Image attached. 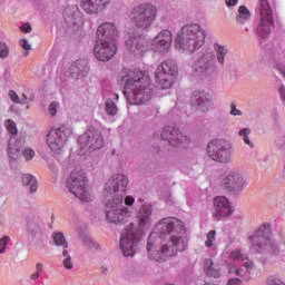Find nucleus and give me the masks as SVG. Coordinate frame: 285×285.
I'll list each match as a JSON object with an SVG mask.
<instances>
[{
    "label": "nucleus",
    "mask_w": 285,
    "mask_h": 285,
    "mask_svg": "<svg viewBox=\"0 0 285 285\" xmlns=\"http://www.w3.org/2000/svg\"><path fill=\"white\" fill-rule=\"evenodd\" d=\"M204 272L208 277H214L217 279V277H220L222 275V267H219V265H215L213 259L207 258L204 263Z\"/></svg>",
    "instance_id": "nucleus-25"
},
{
    "label": "nucleus",
    "mask_w": 285,
    "mask_h": 285,
    "mask_svg": "<svg viewBox=\"0 0 285 285\" xmlns=\"http://www.w3.org/2000/svg\"><path fill=\"white\" fill-rule=\"evenodd\" d=\"M8 55H10V48H8V45L0 43V59H8Z\"/></svg>",
    "instance_id": "nucleus-41"
},
{
    "label": "nucleus",
    "mask_w": 285,
    "mask_h": 285,
    "mask_svg": "<svg viewBox=\"0 0 285 285\" xmlns=\"http://www.w3.org/2000/svg\"><path fill=\"white\" fill-rule=\"evenodd\" d=\"M22 179H36V177L32 176L31 174H24V175L22 176Z\"/></svg>",
    "instance_id": "nucleus-53"
},
{
    "label": "nucleus",
    "mask_w": 285,
    "mask_h": 285,
    "mask_svg": "<svg viewBox=\"0 0 285 285\" xmlns=\"http://www.w3.org/2000/svg\"><path fill=\"white\" fill-rule=\"evenodd\" d=\"M246 186V180L244 179H229L225 183V190L229 193H242Z\"/></svg>",
    "instance_id": "nucleus-27"
},
{
    "label": "nucleus",
    "mask_w": 285,
    "mask_h": 285,
    "mask_svg": "<svg viewBox=\"0 0 285 285\" xmlns=\"http://www.w3.org/2000/svg\"><path fill=\"white\" fill-rule=\"evenodd\" d=\"M86 184H87L86 179H71L67 181V186L70 193L75 195V197H78L80 202L90 200V194L86 188Z\"/></svg>",
    "instance_id": "nucleus-19"
},
{
    "label": "nucleus",
    "mask_w": 285,
    "mask_h": 285,
    "mask_svg": "<svg viewBox=\"0 0 285 285\" xmlns=\"http://www.w3.org/2000/svg\"><path fill=\"white\" fill-rule=\"evenodd\" d=\"M106 112L109 115V117H115V115L119 112V108H117V105L112 99H108L106 101Z\"/></svg>",
    "instance_id": "nucleus-32"
},
{
    "label": "nucleus",
    "mask_w": 285,
    "mask_h": 285,
    "mask_svg": "<svg viewBox=\"0 0 285 285\" xmlns=\"http://www.w3.org/2000/svg\"><path fill=\"white\" fill-rule=\"evenodd\" d=\"M161 140L168 141L170 146L186 148L190 144V138L188 136L183 135L179 129L170 126L164 127L161 131Z\"/></svg>",
    "instance_id": "nucleus-13"
},
{
    "label": "nucleus",
    "mask_w": 285,
    "mask_h": 285,
    "mask_svg": "<svg viewBox=\"0 0 285 285\" xmlns=\"http://www.w3.org/2000/svg\"><path fill=\"white\" fill-rule=\"evenodd\" d=\"M70 179H86V173L83 169L77 167L71 171Z\"/></svg>",
    "instance_id": "nucleus-39"
},
{
    "label": "nucleus",
    "mask_w": 285,
    "mask_h": 285,
    "mask_svg": "<svg viewBox=\"0 0 285 285\" xmlns=\"http://www.w3.org/2000/svg\"><path fill=\"white\" fill-rule=\"evenodd\" d=\"M22 185L29 193H37L39 188V181L37 179H24L22 180Z\"/></svg>",
    "instance_id": "nucleus-31"
},
{
    "label": "nucleus",
    "mask_w": 285,
    "mask_h": 285,
    "mask_svg": "<svg viewBox=\"0 0 285 285\" xmlns=\"http://www.w3.org/2000/svg\"><path fill=\"white\" fill-rule=\"evenodd\" d=\"M214 207L216 210L214 214L216 222H222V219H226V217H230V215H233L230 202H228V198L224 196H217L214 198Z\"/></svg>",
    "instance_id": "nucleus-17"
},
{
    "label": "nucleus",
    "mask_w": 285,
    "mask_h": 285,
    "mask_svg": "<svg viewBox=\"0 0 285 285\" xmlns=\"http://www.w3.org/2000/svg\"><path fill=\"white\" fill-rule=\"evenodd\" d=\"M135 204V197H132V196H127L126 198H125V205L126 206H132Z\"/></svg>",
    "instance_id": "nucleus-50"
},
{
    "label": "nucleus",
    "mask_w": 285,
    "mask_h": 285,
    "mask_svg": "<svg viewBox=\"0 0 285 285\" xmlns=\"http://www.w3.org/2000/svg\"><path fill=\"white\" fill-rule=\"evenodd\" d=\"M150 215H153V207L150 205H144L138 213L140 227L148 226V224H150Z\"/></svg>",
    "instance_id": "nucleus-26"
},
{
    "label": "nucleus",
    "mask_w": 285,
    "mask_h": 285,
    "mask_svg": "<svg viewBox=\"0 0 285 285\" xmlns=\"http://www.w3.org/2000/svg\"><path fill=\"white\" fill-rule=\"evenodd\" d=\"M159 9L155 4L144 2L132 8L129 19L140 30H148L157 20Z\"/></svg>",
    "instance_id": "nucleus-5"
},
{
    "label": "nucleus",
    "mask_w": 285,
    "mask_h": 285,
    "mask_svg": "<svg viewBox=\"0 0 285 285\" xmlns=\"http://www.w3.org/2000/svg\"><path fill=\"white\" fill-rule=\"evenodd\" d=\"M19 43H20L21 48L23 50H26V52L23 53V57H28V55H29L28 50H31V48H32V46H30V42H28V40H26V39H21L19 41Z\"/></svg>",
    "instance_id": "nucleus-43"
},
{
    "label": "nucleus",
    "mask_w": 285,
    "mask_h": 285,
    "mask_svg": "<svg viewBox=\"0 0 285 285\" xmlns=\"http://www.w3.org/2000/svg\"><path fill=\"white\" fill-rule=\"evenodd\" d=\"M62 264L67 271H72L73 264H72V256H70V253L67 249L62 250Z\"/></svg>",
    "instance_id": "nucleus-33"
},
{
    "label": "nucleus",
    "mask_w": 285,
    "mask_h": 285,
    "mask_svg": "<svg viewBox=\"0 0 285 285\" xmlns=\"http://www.w3.org/2000/svg\"><path fill=\"white\" fill-rule=\"evenodd\" d=\"M9 239H10V237H8V236H3L0 239V255H1V253H6V246H8Z\"/></svg>",
    "instance_id": "nucleus-47"
},
{
    "label": "nucleus",
    "mask_w": 285,
    "mask_h": 285,
    "mask_svg": "<svg viewBox=\"0 0 285 285\" xmlns=\"http://www.w3.org/2000/svg\"><path fill=\"white\" fill-rule=\"evenodd\" d=\"M190 106L196 112H209L215 104L206 91H194L190 97Z\"/></svg>",
    "instance_id": "nucleus-15"
},
{
    "label": "nucleus",
    "mask_w": 285,
    "mask_h": 285,
    "mask_svg": "<svg viewBox=\"0 0 285 285\" xmlns=\"http://www.w3.org/2000/svg\"><path fill=\"white\" fill-rule=\"evenodd\" d=\"M261 22L257 27V33L263 39L271 35V26H273V9L268 0H261L259 3Z\"/></svg>",
    "instance_id": "nucleus-11"
},
{
    "label": "nucleus",
    "mask_w": 285,
    "mask_h": 285,
    "mask_svg": "<svg viewBox=\"0 0 285 285\" xmlns=\"http://www.w3.org/2000/svg\"><path fill=\"white\" fill-rule=\"evenodd\" d=\"M116 37H119V29L112 22H104L97 29L98 41H115Z\"/></svg>",
    "instance_id": "nucleus-21"
},
{
    "label": "nucleus",
    "mask_w": 285,
    "mask_h": 285,
    "mask_svg": "<svg viewBox=\"0 0 285 285\" xmlns=\"http://www.w3.org/2000/svg\"><path fill=\"white\" fill-rule=\"evenodd\" d=\"M242 284V279L239 278H232L227 282V285H240Z\"/></svg>",
    "instance_id": "nucleus-51"
},
{
    "label": "nucleus",
    "mask_w": 285,
    "mask_h": 285,
    "mask_svg": "<svg viewBox=\"0 0 285 285\" xmlns=\"http://www.w3.org/2000/svg\"><path fill=\"white\" fill-rule=\"evenodd\" d=\"M223 177H225V179H239V177H242V174H239V171L235 169H227L226 171H224Z\"/></svg>",
    "instance_id": "nucleus-40"
},
{
    "label": "nucleus",
    "mask_w": 285,
    "mask_h": 285,
    "mask_svg": "<svg viewBox=\"0 0 285 285\" xmlns=\"http://www.w3.org/2000/svg\"><path fill=\"white\" fill-rule=\"evenodd\" d=\"M230 258L236 261V262H246V259H248V255L246 254H242V250L239 249H235L230 253Z\"/></svg>",
    "instance_id": "nucleus-37"
},
{
    "label": "nucleus",
    "mask_w": 285,
    "mask_h": 285,
    "mask_svg": "<svg viewBox=\"0 0 285 285\" xmlns=\"http://www.w3.org/2000/svg\"><path fill=\"white\" fill-rule=\"evenodd\" d=\"M254 266L255 264H253V262H246L244 263V268H246V272L244 273V269L238 268L236 269V275L238 277H245V279L248 282V279H250V272L253 271Z\"/></svg>",
    "instance_id": "nucleus-28"
},
{
    "label": "nucleus",
    "mask_w": 285,
    "mask_h": 285,
    "mask_svg": "<svg viewBox=\"0 0 285 285\" xmlns=\"http://www.w3.org/2000/svg\"><path fill=\"white\" fill-rule=\"evenodd\" d=\"M225 1H226V6L230 7V6H237L238 0H225Z\"/></svg>",
    "instance_id": "nucleus-52"
},
{
    "label": "nucleus",
    "mask_w": 285,
    "mask_h": 285,
    "mask_svg": "<svg viewBox=\"0 0 285 285\" xmlns=\"http://www.w3.org/2000/svg\"><path fill=\"white\" fill-rule=\"evenodd\" d=\"M21 32H32V26L30 23H24L20 27Z\"/></svg>",
    "instance_id": "nucleus-48"
},
{
    "label": "nucleus",
    "mask_w": 285,
    "mask_h": 285,
    "mask_svg": "<svg viewBox=\"0 0 285 285\" xmlns=\"http://www.w3.org/2000/svg\"><path fill=\"white\" fill-rule=\"evenodd\" d=\"M141 242V232L128 226L121 234L120 248L125 257H132L137 253V246Z\"/></svg>",
    "instance_id": "nucleus-8"
},
{
    "label": "nucleus",
    "mask_w": 285,
    "mask_h": 285,
    "mask_svg": "<svg viewBox=\"0 0 285 285\" xmlns=\"http://www.w3.org/2000/svg\"><path fill=\"white\" fill-rule=\"evenodd\" d=\"M158 230L166 236L160 240L159 250L149 255L155 262H166V257H173L178 253H184L188 248V238H186V225L178 218L167 217L158 223Z\"/></svg>",
    "instance_id": "nucleus-1"
},
{
    "label": "nucleus",
    "mask_w": 285,
    "mask_h": 285,
    "mask_svg": "<svg viewBox=\"0 0 285 285\" xmlns=\"http://www.w3.org/2000/svg\"><path fill=\"white\" fill-rule=\"evenodd\" d=\"M22 97H23V99H24V100H22V101H24V104H26V101L28 100V96H26V94H23Z\"/></svg>",
    "instance_id": "nucleus-58"
},
{
    "label": "nucleus",
    "mask_w": 285,
    "mask_h": 285,
    "mask_svg": "<svg viewBox=\"0 0 285 285\" xmlns=\"http://www.w3.org/2000/svg\"><path fill=\"white\" fill-rule=\"evenodd\" d=\"M26 144L24 140L17 139V137H11L9 140L8 154L10 159H19L21 156V147Z\"/></svg>",
    "instance_id": "nucleus-24"
},
{
    "label": "nucleus",
    "mask_w": 285,
    "mask_h": 285,
    "mask_svg": "<svg viewBox=\"0 0 285 285\" xmlns=\"http://www.w3.org/2000/svg\"><path fill=\"white\" fill-rule=\"evenodd\" d=\"M176 48L185 52H195L206 43V30L197 23L186 24L177 35Z\"/></svg>",
    "instance_id": "nucleus-4"
},
{
    "label": "nucleus",
    "mask_w": 285,
    "mask_h": 285,
    "mask_svg": "<svg viewBox=\"0 0 285 285\" xmlns=\"http://www.w3.org/2000/svg\"><path fill=\"white\" fill-rule=\"evenodd\" d=\"M59 108V102L57 101H53L50 104L49 106V112L51 115V117H57V110Z\"/></svg>",
    "instance_id": "nucleus-45"
},
{
    "label": "nucleus",
    "mask_w": 285,
    "mask_h": 285,
    "mask_svg": "<svg viewBox=\"0 0 285 285\" xmlns=\"http://www.w3.org/2000/svg\"><path fill=\"white\" fill-rule=\"evenodd\" d=\"M119 177H121V176L118 175V176L116 177V179H119Z\"/></svg>",
    "instance_id": "nucleus-60"
},
{
    "label": "nucleus",
    "mask_w": 285,
    "mask_h": 285,
    "mask_svg": "<svg viewBox=\"0 0 285 285\" xmlns=\"http://www.w3.org/2000/svg\"><path fill=\"white\" fill-rule=\"evenodd\" d=\"M110 4V0H80V8L86 14H99Z\"/></svg>",
    "instance_id": "nucleus-20"
},
{
    "label": "nucleus",
    "mask_w": 285,
    "mask_h": 285,
    "mask_svg": "<svg viewBox=\"0 0 285 285\" xmlns=\"http://www.w3.org/2000/svg\"><path fill=\"white\" fill-rule=\"evenodd\" d=\"M214 49L216 51L217 61L220 65H224L226 59V55H228V48L222 45H214Z\"/></svg>",
    "instance_id": "nucleus-29"
},
{
    "label": "nucleus",
    "mask_w": 285,
    "mask_h": 285,
    "mask_svg": "<svg viewBox=\"0 0 285 285\" xmlns=\"http://www.w3.org/2000/svg\"><path fill=\"white\" fill-rule=\"evenodd\" d=\"M35 149L26 148L24 150H22V156L27 161L35 159Z\"/></svg>",
    "instance_id": "nucleus-42"
},
{
    "label": "nucleus",
    "mask_w": 285,
    "mask_h": 285,
    "mask_svg": "<svg viewBox=\"0 0 285 285\" xmlns=\"http://www.w3.org/2000/svg\"><path fill=\"white\" fill-rule=\"evenodd\" d=\"M79 144L82 146H89L91 150H99L104 147V138L101 137V132L98 130H88L87 132L82 134L78 138Z\"/></svg>",
    "instance_id": "nucleus-16"
},
{
    "label": "nucleus",
    "mask_w": 285,
    "mask_h": 285,
    "mask_svg": "<svg viewBox=\"0 0 285 285\" xmlns=\"http://www.w3.org/2000/svg\"><path fill=\"white\" fill-rule=\"evenodd\" d=\"M9 97L13 104H26V101L19 99V95L14 90H9Z\"/></svg>",
    "instance_id": "nucleus-44"
},
{
    "label": "nucleus",
    "mask_w": 285,
    "mask_h": 285,
    "mask_svg": "<svg viewBox=\"0 0 285 285\" xmlns=\"http://www.w3.org/2000/svg\"><path fill=\"white\" fill-rule=\"evenodd\" d=\"M230 115H233L234 117H237V116L242 115V111L237 109L235 104H232Z\"/></svg>",
    "instance_id": "nucleus-49"
},
{
    "label": "nucleus",
    "mask_w": 285,
    "mask_h": 285,
    "mask_svg": "<svg viewBox=\"0 0 285 285\" xmlns=\"http://www.w3.org/2000/svg\"><path fill=\"white\" fill-rule=\"evenodd\" d=\"M193 71L196 77L204 79L210 77L215 72V55L205 52L193 66Z\"/></svg>",
    "instance_id": "nucleus-12"
},
{
    "label": "nucleus",
    "mask_w": 285,
    "mask_h": 285,
    "mask_svg": "<svg viewBox=\"0 0 285 285\" xmlns=\"http://www.w3.org/2000/svg\"><path fill=\"white\" fill-rule=\"evenodd\" d=\"M178 75L179 67L177 62L174 60H165L156 69V83H158L159 88L163 90H168V88H173V83H175Z\"/></svg>",
    "instance_id": "nucleus-6"
},
{
    "label": "nucleus",
    "mask_w": 285,
    "mask_h": 285,
    "mask_svg": "<svg viewBox=\"0 0 285 285\" xmlns=\"http://www.w3.org/2000/svg\"><path fill=\"white\" fill-rule=\"evenodd\" d=\"M102 271H108V268H104V267H102Z\"/></svg>",
    "instance_id": "nucleus-61"
},
{
    "label": "nucleus",
    "mask_w": 285,
    "mask_h": 285,
    "mask_svg": "<svg viewBox=\"0 0 285 285\" xmlns=\"http://www.w3.org/2000/svg\"><path fill=\"white\" fill-rule=\"evenodd\" d=\"M4 126L10 135H17V132H19V130L17 129V124L12 119L6 120Z\"/></svg>",
    "instance_id": "nucleus-38"
},
{
    "label": "nucleus",
    "mask_w": 285,
    "mask_h": 285,
    "mask_svg": "<svg viewBox=\"0 0 285 285\" xmlns=\"http://www.w3.org/2000/svg\"><path fill=\"white\" fill-rule=\"evenodd\" d=\"M71 76L73 79H78V77H86L90 68L88 67V61L86 60H77L69 68Z\"/></svg>",
    "instance_id": "nucleus-23"
},
{
    "label": "nucleus",
    "mask_w": 285,
    "mask_h": 285,
    "mask_svg": "<svg viewBox=\"0 0 285 285\" xmlns=\"http://www.w3.org/2000/svg\"><path fill=\"white\" fill-rule=\"evenodd\" d=\"M39 275H40V273H39V272H36V273H33V274L31 275V278H32V279H39Z\"/></svg>",
    "instance_id": "nucleus-57"
},
{
    "label": "nucleus",
    "mask_w": 285,
    "mask_h": 285,
    "mask_svg": "<svg viewBox=\"0 0 285 285\" xmlns=\"http://www.w3.org/2000/svg\"><path fill=\"white\" fill-rule=\"evenodd\" d=\"M94 55L98 61H110L117 55V43L115 41L97 40Z\"/></svg>",
    "instance_id": "nucleus-14"
},
{
    "label": "nucleus",
    "mask_w": 285,
    "mask_h": 285,
    "mask_svg": "<svg viewBox=\"0 0 285 285\" xmlns=\"http://www.w3.org/2000/svg\"><path fill=\"white\" fill-rule=\"evenodd\" d=\"M173 46V32L168 29L161 30L153 40V47L158 52H168Z\"/></svg>",
    "instance_id": "nucleus-18"
},
{
    "label": "nucleus",
    "mask_w": 285,
    "mask_h": 285,
    "mask_svg": "<svg viewBox=\"0 0 285 285\" xmlns=\"http://www.w3.org/2000/svg\"><path fill=\"white\" fill-rule=\"evenodd\" d=\"M267 285H285L279 278L269 276L266 282Z\"/></svg>",
    "instance_id": "nucleus-46"
},
{
    "label": "nucleus",
    "mask_w": 285,
    "mask_h": 285,
    "mask_svg": "<svg viewBox=\"0 0 285 285\" xmlns=\"http://www.w3.org/2000/svg\"><path fill=\"white\" fill-rule=\"evenodd\" d=\"M70 135H72V131L66 126H61L58 129H51L47 135L48 147L52 153L60 155L63 148H66Z\"/></svg>",
    "instance_id": "nucleus-9"
},
{
    "label": "nucleus",
    "mask_w": 285,
    "mask_h": 285,
    "mask_svg": "<svg viewBox=\"0 0 285 285\" xmlns=\"http://www.w3.org/2000/svg\"><path fill=\"white\" fill-rule=\"evenodd\" d=\"M119 83H125L124 95L131 106H141L150 101L153 89H150V78L139 69L124 68L118 73Z\"/></svg>",
    "instance_id": "nucleus-3"
},
{
    "label": "nucleus",
    "mask_w": 285,
    "mask_h": 285,
    "mask_svg": "<svg viewBox=\"0 0 285 285\" xmlns=\"http://www.w3.org/2000/svg\"><path fill=\"white\" fill-rule=\"evenodd\" d=\"M53 239L56 243V246H62V248L67 249L68 248V243L66 242V236L61 233H57L53 235Z\"/></svg>",
    "instance_id": "nucleus-36"
},
{
    "label": "nucleus",
    "mask_w": 285,
    "mask_h": 285,
    "mask_svg": "<svg viewBox=\"0 0 285 285\" xmlns=\"http://www.w3.org/2000/svg\"><path fill=\"white\" fill-rule=\"evenodd\" d=\"M238 135H239V137H243L244 142H245L247 146H249V148H253V147H254L253 142L250 141V138H248V135H250V129H248V128H243V129H240V130L238 131Z\"/></svg>",
    "instance_id": "nucleus-35"
},
{
    "label": "nucleus",
    "mask_w": 285,
    "mask_h": 285,
    "mask_svg": "<svg viewBox=\"0 0 285 285\" xmlns=\"http://www.w3.org/2000/svg\"><path fill=\"white\" fill-rule=\"evenodd\" d=\"M43 271V264L38 263L37 264V273H41Z\"/></svg>",
    "instance_id": "nucleus-56"
},
{
    "label": "nucleus",
    "mask_w": 285,
    "mask_h": 285,
    "mask_svg": "<svg viewBox=\"0 0 285 285\" xmlns=\"http://www.w3.org/2000/svg\"><path fill=\"white\" fill-rule=\"evenodd\" d=\"M279 92H281V97L285 100V87L284 86H282L279 88Z\"/></svg>",
    "instance_id": "nucleus-55"
},
{
    "label": "nucleus",
    "mask_w": 285,
    "mask_h": 285,
    "mask_svg": "<svg viewBox=\"0 0 285 285\" xmlns=\"http://www.w3.org/2000/svg\"><path fill=\"white\" fill-rule=\"evenodd\" d=\"M126 46L134 55H144L148 50V41L141 36L127 39Z\"/></svg>",
    "instance_id": "nucleus-22"
},
{
    "label": "nucleus",
    "mask_w": 285,
    "mask_h": 285,
    "mask_svg": "<svg viewBox=\"0 0 285 285\" xmlns=\"http://www.w3.org/2000/svg\"><path fill=\"white\" fill-rule=\"evenodd\" d=\"M153 249V244L150 243V237L147 240V252L150 253V250Z\"/></svg>",
    "instance_id": "nucleus-54"
},
{
    "label": "nucleus",
    "mask_w": 285,
    "mask_h": 285,
    "mask_svg": "<svg viewBox=\"0 0 285 285\" xmlns=\"http://www.w3.org/2000/svg\"><path fill=\"white\" fill-rule=\"evenodd\" d=\"M116 100H119V95H116Z\"/></svg>",
    "instance_id": "nucleus-59"
},
{
    "label": "nucleus",
    "mask_w": 285,
    "mask_h": 285,
    "mask_svg": "<svg viewBox=\"0 0 285 285\" xmlns=\"http://www.w3.org/2000/svg\"><path fill=\"white\" fill-rule=\"evenodd\" d=\"M253 248L258 253L262 250H273V242L271 240V224H262L249 237Z\"/></svg>",
    "instance_id": "nucleus-10"
},
{
    "label": "nucleus",
    "mask_w": 285,
    "mask_h": 285,
    "mask_svg": "<svg viewBox=\"0 0 285 285\" xmlns=\"http://www.w3.org/2000/svg\"><path fill=\"white\" fill-rule=\"evenodd\" d=\"M248 19H250V11L248 10V8L242 6L238 9V16L236 18L237 23H245L246 21H248Z\"/></svg>",
    "instance_id": "nucleus-30"
},
{
    "label": "nucleus",
    "mask_w": 285,
    "mask_h": 285,
    "mask_svg": "<svg viewBox=\"0 0 285 285\" xmlns=\"http://www.w3.org/2000/svg\"><path fill=\"white\" fill-rule=\"evenodd\" d=\"M216 235H217V232L215 229L210 230L207 234L206 240H205V246L207 248H213V246H215V242H217Z\"/></svg>",
    "instance_id": "nucleus-34"
},
{
    "label": "nucleus",
    "mask_w": 285,
    "mask_h": 285,
    "mask_svg": "<svg viewBox=\"0 0 285 285\" xmlns=\"http://www.w3.org/2000/svg\"><path fill=\"white\" fill-rule=\"evenodd\" d=\"M128 187V179H109L105 184L102 197L106 202V217L109 224H124L132 215L128 207H124V195Z\"/></svg>",
    "instance_id": "nucleus-2"
},
{
    "label": "nucleus",
    "mask_w": 285,
    "mask_h": 285,
    "mask_svg": "<svg viewBox=\"0 0 285 285\" xmlns=\"http://www.w3.org/2000/svg\"><path fill=\"white\" fill-rule=\"evenodd\" d=\"M207 155L214 161L228 164L233 159V145L223 139L212 140L207 146Z\"/></svg>",
    "instance_id": "nucleus-7"
}]
</instances>
